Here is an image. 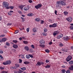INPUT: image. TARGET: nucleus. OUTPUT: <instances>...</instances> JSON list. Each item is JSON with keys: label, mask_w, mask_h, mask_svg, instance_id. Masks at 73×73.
I'll use <instances>...</instances> for the list:
<instances>
[{"label": "nucleus", "mask_w": 73, "mask_h": 73, "mask_svg": "<svg viewBox=\"0 0 73 73\" xmlns=\"http://www.w3.org/2000/svg\"><path fill=\"white\" fill-rule=\"evenodd\" d=\"M61 5H62V6L65 5H66V3H65V2L62 1H59L56 2V7L57 8H61L62 7Z\"/></svg>", "instance_id": "nucleus-1"}, {"label": "nucleus", "mask_w": 73, "mask_h": 73, "mask_svg": "<svg viewBox=\"0 0 73 73\" xmlns=\"http://www.w3.org/2000/svg\"><path fill=\"white\" fill-rule=\"evenodd\" d=\"M3 7L6 8L7 9H8V7L9 6V3L5 1H3Z\"/></svg>", "instance_id": "nucleus-2"}, {"label": "nucleus", "mask_w": 73, "mask_h": 73, "mask_svg": "<svg viewBox=\"0 0 73 73\" xmlns=\"http://www.w3.org/2000/svg\"><path fill=\"white\" fill-rule=\"evenodd\" d=\"M11 63V61L10 60L7 61L6 62L3 63V65H9Z\"/></svg>", "instance_id": "nucleus-3"}, {"label": "nucleus", "mask_w": 73, "mask_h": 73, "mask_svg": "<svg viewBox=\"0 0 73 73\" xmlns=\"http://www.w3.org/2000/svg\"><path fill=\"white\" fill-rule=\"evenodd\" d=\"M72 59V56H71L70 55H69L66 58V60L67 62L69 61L70 60H71Z\"/></svg>", "instance_id": "nucleus-4"}, {"label": "nucleus", "mask_w": 73, "mask_h": 73, "mask_svg": "<svg viewBox=\"0 0 73 73\" xmlns=\"http://www.w3.org/2000/svg\"><path fill=\"white\" fill-rule=\"evenodd\" d=\"M66 20L69 22H71L72 21V17H69L68 18H66Z\"/></svg>", "instance_id": "nucleus-5"}, {"label": "nucleus", "mask_w": 73, "mask_h": 73, "mask_svg": "<svg viewBox=\"0 0 73 73\" xmlns=\"http://www.w3.org/2000/svg\"><path fill=\"white\" fill-rule=\"evenodd\" d=\"M41 7H42V5L38 4L37 5L35 6V7L36 9H39V8H40Z\"/></svg>", "instance_id": "nucleus-6"}, {"label": "nucleus", "mask_w": 73, "mask_h": 73, "mask_svg": "<svg viewBox=\"0 0 73 73\" xmlns=\"http://www.w3.org/2000/svg\"><path fill=\"white\" fill-rule=\"evenodd\" d=\"M24 11H28L29 9V6H27L26 7H25L24 8Z\"/></svg>", "instance_id": "nucleus-7"}, {"label": "nucleus", "mask_w": 73, "mask_h": 73, "mask_svg": "<svg viewBox=\"0 0 73 73\" xmlns=\"http://www.w3.org/2000/svg\"><path fill=\"white\" fill-rule=\"evenodd\" d=\"M63 39L65 41H68V40H69V38L68 36H67L64 37L63 38Z\"/></svg>", "instance_id": "nucleus-8"}, {"label": "nucleus", "mask_w": 73, "mask_h": 73, "mask_svg": "<svg viewBox=\"0 0 73 73\" xmlns=\"http://www.w3.org/2000/svg\"><path fill=\"white\" fill-rule=\"evenodd\" d=\"M62 50L63 52H68V49L67 48H63L62 49Z\"/></svg>", "instance_id": "nucleus-9"}, {"label": "nucleus", "mask_w": 73, "mask_h": 73, "mask_svg": "<svg viewBox=\"0 0 73 73\" xmlns=\"http://www.w3.org/2000/svg\"><path fill=\"white\" fill-rule=\"evenodd\" d=\"M40 44H42V45H44V44H45V41L44 40H41L40 41Z\"/></svg>", "instance_id": "nucleus-10"}, {"label": "nucleus", "mask_w": 73, "mask_h": 73, "mask_svg": "<svg viewBox=\"0 0 73 73\" xmlns=\"http://www.w3.org/2000/svg\"><path fill=\"white\" fill-rule=\"evenodd\" d=\"M59 33L58 32V31H56L55 32H54L53 33V35L54 36H56V35H57Z\"/></svg>", "instance_id": "nucleus-11"}, {"label": "nucleus", "mask_w": 73, "mask_h": 73, "mask_svg": "<svg viewBox=\"0 0 73 73\" xmlns=\"http://www.w3.org/2000/svg\"><path fill=\"white\" fill-rule=\"evenodd\" d=\"M34 14H33V13H28L27 15V16H30V17H32L34 16Z\"/></svg>", "instance_id": "nucleus-12"}, {"label": "nucleus", "mask_w": 73, "mask_h": 73, "mask_svg": "<svg viewBox=\"0 0 73 73\" xmlns=\"http://www.w3.org/2000/svg\"><path fill=\"white\" fill-rule=\"evenodd\" d=\"M63 37V35H62V34H60L58 35L57 36V38H58V39H60V38H62V37Z\"/></svg>", "instance_id": "nucleus-13"}, {"label": "nucleus", "mask_w": 73, "mask_h": 73, "mask_svg": "<svg viewBox=\"0 0 73 73\" xmlns=\"http://www.w3.org/2000/svg\"><path fill=\"white\" fill-rule=\"evenodd\" d=\"M33 32H37V28H34L33 29Z\"/></svg>", "instance_id": "nucleus-14"}, {"label": "nucleus", "mask_w": 73, "mask_h": 73, "mask_svg": "<svg viewBox=\"0 0 73 73\" xmlns=\"http://www.w3.org/2000/svg\"><path fill=\"white\" fill-rule=\"evenodd\" d=\"M25 49L27 51H28L29 50V47H28V46H25Z\"/></svg>", "instance_id": "nucleus-15"}, {"label": "nucleus", "mask_w": 73, "mask_h": 73, "mask_svg": "<svg viewBox=\"0 0 73 73\" xmlns=\"http://www.w3.org/2000/svg\"><path fill=\"white\" fill-rule=\"evenodd\" d=\"M2 42H5V41H6L7 40V38H2Z\"/></svg>", "instance_id": "nucleus-16"}, {"label": "nucleus", "mask_w": 73, "mask_h": 73, "mask_svg": "<svg viewBox=\"0 0 73 73\" xmlns=\"http://www.w3.org/2000/svg\"><path fill=\"white\" fill-rule=\"evenodd\" d=\"M40 18H36L35 19V21H38V22L40 21Z\"/></svg>", "instance_id": "nucleus-17"}, {"label": "nucleus", "mask_w": 73, "mask_h": 73, "mask_svg": "<svg viewBox=\"0 0 73 73\" xmlns=\"http://www.w3.org/2000/svg\"><path fill=\"white\" fill-rule=\"evenodd\" d=\"M14 8L13 6H11L10 7H7V9H13Z\"/></svg>", "instance_id": "nucleus-18"}, {"label": "nucleus", "mask_w": 73, "mask_h": 73, "mask_svg": "<svg viewBox=\"0 0 73 73\" xmlns=\"http://www.w3.org/2000/svg\"><path fill=\"white\" fill-rule=\"evenodd\" d=\"M68 11H65L64 12V13L65 16L68 15Z\"/></svg>", "instance_id": "nucleus-19"}, {"label": "nucleus", "mask_w": 73, "mask_h": 73, "mask_svg": "<svg viewBox=\"0 0 73 73\" xmlns=\"http://www.w3.org/2000/svg\"><path fill=\"white\" fill-rule=\"evenodd\" d=\"M36 66H38V65H39V66H41V64L40 62H38L37 63V64H36Z\"/></svg>", "instance_id": "nucleus-20"}, {"label": "nucleus", "mask_w": 73, "mask_h": 73, "mask_svg": "<svg viewBox=\"0 0 73 73\" xmlns=\"http://www.w3.org/2000/svg\"><path fill=\"white\" fill-rule=\"evenodd\" d=\"M20 69L22 70H26V67H22Z\"/></svg>", "instance_id": "nucleus-21"}, {"label": "nucleus", "mask_w": 73, "mask_h": 73, "mask_svg": "<svg viewBox=\"0 0 73 73\" xmlns=\"http://www.w3.org/2000/svg\"><path fill=\"white\" fill-rule=\"evenodd\" d=\"M13 47L14 48H17L18 47V46L16 44H14L13 46Z\"/></svg>", "instance_id": "nucleus-22"}, {"label": "nucleus", "mask_w": 73, "mask_h": 73, "mask_svg": "<svg viewBox=\"0 0 73 73\" xmlns=\"http://www.w3.org/2000/svg\"><path fill=\"white\" fill-rule=\"evenodd\" d=\"M53 28H55L57 27V24L56 23H54L52 24Z\"/></svg>", "instance_id": "nucleus-23"}, {"label": "nucleus", "mask_w": 73, "mask_h": 73, "mask_svg": "<svg viewBox=\"0 0 73 73\" xmlns=\"http://www.w3.org/2000/svg\"><path fill=\"white\" fill-rule=\"evenodd\" d=\"M24 64H26V65H28V64H29V62L28 61H26L24 62Z\"/></svg>", "instance_id": "nucleus-24"}, {"label": "nucleus", "mask_w": 73, "mask_h": 73, "mask_svg": "<svg viewBox=\"0 0 73 73\" xmlns=\"http://www.w3.org/2000/svg\"><path fill=\"white\" fill-rule=\"evenodd\" d=\"M69 64L70 65H72L73 64V61H70L69 62Z\"/></svg>", "instance_id": "nucleus-25"}, {"label": "nucleus", "mask_w": 73, "mask_h": 73, "mask_svg": "<svg viewBox=\"0 0 73 73\" xmlns=\"http://www.w3.org/2000/svg\"><path fill=\"white\" fill-rule=\"evenodd\" d=\"M24 7V6H23V5H22L21 6H19V8H20V9H22Z\"/></svg>", "instance_id": "nucleus-26"}, {"label": "nucleus", "mask_w": 73, "mask_h": 73, "mask_svg": "<svg viewBox=\"0 0 73 73\" xmlns=\"http://www.w3.org/2000/svg\"><path fill=\"white\" fill-rule=\"evenodd\" d=\"M42 35H43L44 36H46L47 35V33L44 32L42 33Z\"/></svg>", "instance_id": "nucleus-27"}, {"label": "nucleus", "mask_w": 73, "mask_h": 73, "mask_svg": "<svg viewBox=\"0 0 73 73\" xmlns=\"http://www.w3.org/2000/svg\"><path fill=\"white\" fill-rule=\"evenodd\" d=\"M45 51L46 52V53H49L50 52V51L48 49H46L45 50Z\"/></svg>", "instance_id": "nucleus-28"}, {"label": "nucleus", "mask_w": 73, "mask_h": 73, "mask_svg": "<svg viewBox=\"0 0 73 73\" xmlns=\"http://www.w3.org/2000/svg\"><path fill=\"white\" fill-rule=\"evenodd\" d=\"M4 58L2 57L1 55H0V60L1 61L3 60Z\"/></svg>", "instance_id": "nucleus-29"}, {"label": "nucleus", "mask_w": 73, "mask_h": 73, "mask_svg": "<svg viewBox=\"0 0 73 73\" xmlns=\"http://www.w3.org/2000/svg\"><path fill=\"white\" fill-rule=\"evenodd\" d=\"M69 68V69L70 70H73V67L72 66V65Z\"/></svg>", "instance_id": "nucleus-30"}, {"label": "nucleus", "mask_w": 73, "mask_h": 73, "mask_svg": "<svg viewBox=\"0 0 73 73\" xmlns=\"http://www.w3.org/2000/svg\"><path fill=\"white\" fill-rule=\"evenodd\" d=\"M23 42L24 44H27L28 43V42L26 41H23Z\"/></svg>", "instance_id": "nucleus-31"}, {"label": "nucleus", "mask_w": 73, "mask_h": 73, "mask_svg": "<svg viewBox=\"0 0 73 73\" xmlns=\"http://www.w3.org/2000/svg\"><path fill=\"white\" fill-rule=\"evenodd\" d=\"M64 45V44H62V43H60L59 44V46L60 47H62V46H63Z\"/></svg>", "instance_id": "nucleus-32"}, {"label": "nucleus", "mask_w": 73, "mask_h": 73, "mask_svg": "<svg viewBox=\"0 0 73 73\" xmlns=\"http://www.w3.org/2000/svg\"><path fill=\"white\" fill-rule=\"evenodd\" d=\"M61 72L62 73H65L66 72V71L65 70V69H63L61 70Z\"/></svg>", "instance_id": "nucleus-33"}, {"label": "nucleus", "mask_w": 73, "mask_h": 73, "mask_svg": "<svg viewBox=\"0 0 73 73\" xmlns=\"http://www.w3.org/2000/svg\"><path fill=\"white\" fill-rule=\"evenodd\" d=\"M48 31V29L46 28H45L44 29V32H46Z\"/></svg>", "instance_id": "nucleus-34"}, {"label": "nucleus", "mask_w": 73, "mask_h": 73, "mask_svg": "<svg viewBox=\"0 0 73 73\" xmlns=\"http://www.w3.org/2000/svg\"><path fill=\"white\" fill-rule=\"evenodd\" d=\"M5 35L4 34H3L2 35H1L0 36V37H5Z\"/></svg>", "instance_id": "nucleus-35"}, {"label": "nucleus", "mask_w": 73, "mask_h": 73, "mask_svg": "<svg viewBox=\"0 0 73 73\" xmlns=\"http://www.w3.org/2000/svg\"><path fill=\"white\" fill-rule=\"evenodd\" d=\"M50 65H47L45 67L46 68H50Z\"/></svg>", "instance_id": "nucleus-36"}, {"label": "nucleus", "mask_w": 73, "mask_h": 73, "mask_svg": "<svg viewBox=\"0 0 73 73\" xmlns=\"http://www.w3.org/2000/svg\"><path fill=\"white\" fill-rule=\"evenodd\" d=\"M26 58H27V59H29V58H30V57H29V55H26Z\"/></svg>", "instance_id": "nucleus-37"}, {"label": "nucleus", "mask_w": 73, "mask_h": 73, "mask_svg": "<svg viewBox=\"0 0 73 73\" xmlns=\"http://www.w3.org/2000/svg\"><path fill=\"white\" fill-rule=\"evenodd\" d=\"M29 56L31 58H33V56L32 55L29 54Z\"/></svg>", "instance_id": "nucleus-38"}, {"label": "nucleus", "mask_w": 73, "mask_h": 73, "mask_svg": "<svg viewBox=\"0 0 73 73\" xmlns=\"http://www.w3.org/2000/svg\"><path fill=\"white\" fill-rule=\"evenodd\" d=\"M6 45L7 46H9L10 45V44L8 42H7L6 43Z\"/></svg>", "instance_id": "nucleus-39"}, {"label": "nucleus", "mask_w": 73, "mask_h": 73, "mask_svg": "<svg viewBox=\"0 0 73 73\" xmlns=\"http://www.w3.org/2000/svg\"><path fill=\"white\" fill-rule=\"evenodd\" d=\"M41 47H42V48H44V47H45V45H43V44L42 45H39Z\"/></svg>", "instance_id": "nucleus-40"}, {"label": "nucleus", "mask_w": 73, "mask_h": 73, "mask_svg": "<svg viewBox=\"0 0 73 73\" xmlns=\"http://www.w3.org/2000/svg\"><path fill=\"white\" fill-rule=\"evenodd\" d=\"M40 24H44V21L43 20H41L40 21Z\"/></svg>", "instance_id": "nucleus-41"}, {"label": "nucleus", "mask_w": 73, "mask_h": 73, "mask_svg": "<svg viewBox=\"0 0 73 73\" xmlns=\"http://www.w3.org/2000/svg\"><path fill=\"white\" fill-rule=\"evenodd\" d=\"M15 65L17 67H18V68L20 67V65H19V64H16Z\"/></svg>", "instance_id": "nucleus-42"}, {"label": "nucleus", "mask_w": 73, "mask_h": 73, "mask_svg": "<svg viewBox=\"0 0 73 73\" xmlns=\"http://www.w3.org/2000/svg\"><path fill=\"white\" fill-rule=\"evenodd\" d=\"M21 19H22L23 20V22H24V21H25V19L23 17H21Z\"/></svg>", "instance_id": "nucleus-43"}, {"label": "nucleus", "mask_w": 73, "mask_h": 73, "mask_svg": "<svg viewBox=\"0 0 73 73\" xmlns=\"http://www.w3.org/2000/svg\"><path fill=\"white\" fill-rule=\"evenodd\" d=\"M8 73V72H6L4 71H3L2 72V73Z\"/></svg>", "instance_id": "nucleus-44"}, {"label": "nucleus", "mask_w": 73, "mask_h": 73, "mask_svg": "<svg viewBox=\"0 0 73 73\" xmlns=\"http://www.w3.org/2000/svg\"><path fill=\"white\" fill-rule=\"evenodd\" d=\"M19 30H17L16 31H15V34H17V33H18V32H19Z\"/></svg>", "instance_id": "nucleus-45"}, {"label": "nucleus", "mask_w": 73, "mask_h": 73, "mask_svg": "<svg viewBox=\"0 0 73 73\" xmlns=\"http://www.w3.org/2000/svg\"><path fill=\"white\" fill-rule=\"evenodd\" d=\"M13 42H14V43H17V40H13Z\"/></svg>", "instance_id": "nucleus-46"}, {"label": "nucleus", "mask_w": 73, "mask_h": 73, "mask_svg": "<svg viewBox=\"0 0 73 73\" xmlns=\"http://www.w3.org/2000/svg\"><path fill=\"white\" fill-rule=\"evenodd\" d=\"M70 73V70H68L66 71V73Z\"/></svg>", "instance_id": "nucleus-47"}, {"label": "nucleus", "mask_w": 73, "mask_h": 73, "mask_svg": "<svg viewBox=\"0 0 73 73\" xmlns=\"http://www.w3.org/2000/svg\"><path fill=\"white\" fill-rule=\"evenodd\" d=\"M29 28H27L26 30L28 32H29Z\"/></svg>", "instance_id": "nucleus-48"}, {"label": "nucleus", "mask_w": 73, "mask_h": 73, "mask_svg": "<svg viewBox=\"0 0 73 73\" xmlns=\"http://www.w3.org/2000/svg\"><path fill=\"white\" fill-rule=\"evenodd\" d=\"M18 12L19 14H22V12H21V11H18Z\"/></svg>", "instance_id": "nucleus-49"}, {"label": "nucleus", "mask_w": 73, "mask_h": 73, "mask_svg": "<svg viewBox=\"0 0 73 73\" xmlns=\"http://www.w3.org/2000/svg\"><path fill=\"white\" fill-rule=\"evenodd\" d=\"M10 68L11 69H16V67H12V66H11L10 67Z\"/></svg>", "instance_id": "nucleus-50"}, {"label": "nucleus", "mask_w": 73, "mask_h": 73, "mask_svg": "<svg viewBox=\"0 0 73 73\" xmlns=\"http://www.w3.org/2000/svg\"><path fill=\"white\" fill-rule=\"evenodd\" d=\"M31 48H32L33 49H35V46H34V45H32L31 46Z\"/></svg>", "instance_id": "nucleus-51"}, {"label": "nucleus", "mask_w": 73, "mask_h": 73, "mask_svg": "<svg viewBox=\"0 0 73 73\" xmlns=\"http://www.w3.org/2000/svg\"><path fill=\"white\" fill-rule=\"evenodd\" d=\"M5 68L3 67H0V68L1 69V70H3V69H4Z\"/></svg>", "instance_id": "nucleus-52"}, {"label": "nucleus", "mask_w": 73, "mask_h": 73, "mask_svg": "<svg viewBox=\"0 0 73 73\" xmlns=\"http://www.w3.org/2000/svg\"><path fill=\"white\" fill-rule=\"evenodd\" d=\"M3 51H2V50H0V54H2V53H3Z\"/></svg>", "instance_id": "nucleus-53"}, {"label": "nucleus", "mask_w": 73, "mask_h": 73, "mask_svg": "<svg viewBox=\"0 0 73 73\" xmlns=\"http://www.w3.org/2000/svg\"><path fill=\"white\" fill-rule=\"evenodd\" d=\"M19 63H21L22 62V60L21 59H19Z\"/></svg>", "instance_id": "nucleus-54"}, {"label": "nucleus", "mask_w": 73, "mask_h": 73, "mask_svg": "<svg viewBox=\"0 0 73 73\" xmlns=\"http://www.w3.org/2000/svg\"><path fill=\"white\" fill-rule=\"evenodd\" d=\"M29 2L30 3H32V1L31 0H29Z\"/></svg>", "instance_id": "nucleus-55"}, {"label": "nucleus", "mask_w": 73, "mask_h": 73, "mask_svg": "<svg viewBox=\"0 0 73 73\" xmlns=\"http://www.w3.org/2000/svg\"><path fill=\"white\" fill-rule=\"evenodd\" d=\"M48 21L50 22V23H52V20L51 19H49L48 20Z\"/></svg>", "instance_id": "nucleus-56"}, {"label": "nucleus", "mask_w": 73, "mask_h": 73, "mask_svg": "<svg viewBox=\"0 0 73 73\" xmlns=\"http://www.w3.org/2000/svg\"><path fill=\"white\" fill-rule=\"evenodd\" d=\"M12 13H11V12H9L8 13V15H12Z\"/></svg>", "instance_id": "nucleus-57"}, {"label": "nucleus", "mask_w": 73, "mask_h": 73, "mask_svg": "<svg viewBox=\"0 0 73 73\" xmlns=\"http://www.w3.org/2000/svg\"><path fill=\"white\" fill-rule=\"evenodd\" d=\"M46 63H48V62H49V60H46Z\"/></svg>", "instance_id": "nucleus-58"}, {"label": "nucleus", "mask_w": 73, "mask_h": 73, "mask_svg": "<svg viewBox=\"0 0 73 73\" xmlns=\"http://www.w3.org/2000/svg\"><path fill=\"white\" fill-rule=\"evenodd\" d=\"M70 28L71 29H73V26H71L70 27Z\"/></svg>", "instance_id": "nucleus-59"}, {"label": "nucleus", "mask_w": 73, "mask_h": 73, "mask_svg": "<svg viewBox=\"0 0 73 73\" xmlns=\"http://www.w3.org/2000/svg\"><path fill=\"white\" fill-rule=\"evenodd\" d=\"M49 27L50 28H52V27H53V25H49Z\"/></svg>", "instance_id": "nucleus-60"}, {"label": "nucleus", "mask_w": 73, "mask_h": 73, "mask_svg": "<svg viewBox=\"0 0 73 73\" xmlns=\"http://www.w3.org/2000/svg\"><path fill=\"white\" fill-rule=\"evenodd\" d=\"M19 29L20 30V31H22V30H24V28L23 27L22 29L19 28Z\"/></svg>", "instance_id": "nucleus-61"}, {"label": "nucleus", "mask_w": 73, "mask_h": 73, "mask_svg": "<svg viewBox=\"0 0 73 73\" xmlns=\"http://www.w3.org/2000/svg\"><path fill=\"white\" fill-rule=\"evenodd\" d=\"M7 25H12V23H9L7 24Z\"/></svg>", "instance_id": "nucleus-62"}, {"label": "nucleus", "mask_w": 73, "mask_h": 73, "mask_svg": "<svg viewBox=\"0 0 73 73\" xmlns=\"http://www.w3.org/2000/svg\"><path fill=\"white\" fill-rule=\"evenodd\" d=\"M55 12V14L56 15H57V11H56L55 10V12Z\"/></svg>", "instance_id": "nucleus-63"}, {"label": "nucleus", "mask_w": 73, "mask_h": 73, "mask_svg": "<svg viewBox=\"0 0 73 73\" xmlns=\"http://www.w3.org/2000/svg\"><path fill=\"white\" fill-rule=\"evenodd\" d=\"M49 45H51L52 44V42H50L49 43Z\"/></svg>", "instance_id": "nucleus-64"}]
</instances>
